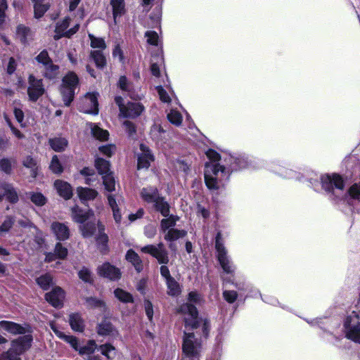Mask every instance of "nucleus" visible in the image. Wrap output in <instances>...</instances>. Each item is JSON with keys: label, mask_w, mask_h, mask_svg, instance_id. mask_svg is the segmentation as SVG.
I'll return each instance as SVG.
<instances>
[{"label": "nucleus", "mask_w": 360, "mask_h": 360, "mask_svg": "<svg viewBox=\"0 0 360 360\" xmlns=\"http://www.w3.org/2000/svg\"><path fill=\"white\" fill-rule=\"evenodd\" d=\"M145 37H146L147 42L151 45L156 46L158 42V34L155 31H147L145 33Z\"/></svg>", "instance_id": "obj_61"}, {"label": "nucleus", "mask_w": 360, "mask_h": 360, "mask_svg": "<svg viewBox=\"0 0 360 360\" xmlns=\"http://www.w3.org/2000/svg\"><path fill=\"white\" fill-rule=\"evenodd\" d=\"M70 25V18L69 17H66L61 22H58L56 27L54 38L58 39L63 37H70L75 34L79 30V24L77 22L71 28L68 29Z\"/></svg>", "instance_id": "obj_12"}, {"label": "nucleus", "mask_w": 360, "mask_h": 360, "mask_svg": "<svg viewBox=\"0 0 360 360\" xmlns=\"http://www.w3.org/2000/svg\"><path fill=\"white\" fill-rule=\"evenodd\" d=\"M179 220V217L174 214H169L165 219H162L160 221V231L162 233L166 232L170 229H174V226L176 224V221Z\"/></svg>", "instance_id": "obj_35"}, {"label": "nucleus", "mask_w": 360, "mask_h": 360, "mask_svg": "<svg viewBox=\"0 0 360 360\" xmlns=\"http://www.w3.org/2000/svg\"><path fill=\"white\" fill-rule=\"evenodd\" d=\"M214 247L217 260L224 273L233 276L236 271V266L228 255V251L224 246V241L220 232H218L215 237Z\"/></svg>", "instance_id": "obj_3"}, {"label": "nucleus", "mask_w": 360, "mask_h": 360, "mask_svg": "<svg viewBox=\"0 0 360 360\" xmlns=\"http://www.w3.org/2000/svg\"><path fill=\"white\" fill-rule=\"evenodd\" d=\"M141 196L145 202L153 204L160 197L158 190L153 186L142 188Z\"/></svg>", "instance_id": "obj_27"}, {"label": "nucleus", "mask_w": 360, "mask_h": 360, "mask_svg": "<svg viewBox=\"0 0 360 360\" xmlns=\"http://www.w3.org/2000/svg\"><path fill=\"white\" fill-rule=\"evenodd\" d=\"M206 155L210 162L205 165V183L210 190H217L224 181L229 179L231 171L238 169V167L226 166V162H224V160H222L220 155L214 150H207Z\"/></svg>", "instance_id": "obj_1"}, {"label": "nucleus", "mask_w": 360, "mask_h": 360, "mask_svg": "<svg viewBox=\"0 0 360 360\" xmlns=\"http://www.w3.org/2000/svg\"><path fill=\"white\" fill-rule=\"evenodd\" d=\"M322 188L328 193H333L335 190L342 191L344 188V181L338 174H326L321 176Z\"/></svg>", "instance_id": "obj_8"}, {"label": "nucleus", "mask_w": 360, "mask_h": 360, "mask_svg": "<svg viewBox=\"0 0 360 360\" xmlns=\"http://www.w3.org/2000/svg\"><path fill=\"white\" fill-rule=\"evenodd\" d=\"M80 279L86 283L92 282V276L90 271L85 267H83L78 273Z\"/></svg>", "instance_id": "obj_63"}, {"label": "nucleus", "mask_w": 360, "mask_h": 360, "mask_svg": "<svg viewBox=\"0 0 360 360\" xmlns=\"http://www.w3.org/2000/svg\"><path fill=\"white\" fill-rule=\"evenodd\" d=\"M52 282V277L49 274H45L37 279V284L44 290H47Z\"/></svg>", "instance_id": "obj_56"}, {"label": "nucleus", "mask_w": 360, "mask_h": 360, "mask_svg": "<svg viewBox=\"0 0 360 360\" xmlns=\"http://www.w3.org/2000/svg\"><path fill=\"white\" fill-rule=\"evenodd\" d=\"M141 251L152 255L160 264H166L169 262L168 252L162 243H160L157 245H146L141 248Z\"/></svg>", "instance_id": "obj_10"}, {"label": "nucleus", "mask_w": 360, "mask_h": 360, "mask_svg": "<svg viewBox=\"0 0 360 360\" xmlns=\"http://www.w3.org/2000/svg\"><path fill=\"white\" fill-rule=\"evenodd\" d=\"M16 35L23 44L28 42L32 38V32L30 30L24 25H19L18 27Z\"/></svg>", "instance_id": "obj_37"}, {"label": "nucleus", "mask_w": 360, "mask_h": 360, "mask_svg": "<svg viewBox=\"0 0 360 360\" xmlns=\"http://www.w3.org/2000/svg\"><path fill=\"white\" fill-rule=\"evenodd\" d=\"M0 189L4 191V195L11 203H15L18 200V193L12 184L3 182L0 184Z\"/></svg>", "instance_id": "obj_28"}, {"label": "nucleus", "mask_w": 360, "mask_h": 360, "mask_svg": "<svg viewBox=\"0 0 360 360\" xmlns=\"http://www.w3.org/2000/svg\"><path fill=\"white\" fill-rule=\"evenodd\" d=\"M184 356L181 360H198L201 349V340L194 333L185 332L182 345Z\"/></svg>", "instance_id": "obj_4"}, {"label": "nucleus", "mask_w": 360, "mask_h": 360, "mask_svg": "<svg viewBox=\"0 0 360 360\" xmlns=\"http://www.w3.org/2000/svg\"><path fill=\"white\" fill-rule=\"evenodd\" d=\"M49 5L48 4H34V16L36 18H39L44 15V14L49 9Z\"/></svg>", "instance_id": "obj_57"}, {"label": "nucleus", "mask_w": 360, "mask_h": 360, "mask_svg": "<svg viewBox=\"0 0 360 360\" xmlns=\"http://www.w3.org/2000/svg\"><path fill=\"white\" fill-rule=\"evenodd\" d=\"M223 297L229 304L233 303L238 298V293L235 290H224Z\"/></svg>", "instance_id": "obj_59"}, {"label": "nucleus", "mask_w": 360, "mask_h": 360, "mask_svg": "<svg viewBox=\"0 0 360 360\" xmlns=\"http://www.w3.org/2000/svg\"><path fill=\"white\" fill-rule=\"evenodd\" d=\"M115 101L119 106L120 114L124 117L135 118L139 116L144 110L143 106L139 103L129 102L124 105L121 96H116Z\"/></svg>", "instance_id": "obj_9"}, {"label": "nucleus", "mask_w": 360, "mask_h": 360, "mask_svg": "<svg viewBox=\"0 0 360 360\" xmlns=\"http://www.w3.org/2000/svg\"><path fill=\"white\" fill-rule=\"evenodd\" d=\"M91 56L98 68H103L106 65V59L101 50L91 51Z\"/></svg>", "instance_id": "obj_41"}, {"label": "nucleus", "mask_w": 360, "mask_h": 360, "mask_svg": "<svg viewBox=\"0 0 360 360\" xmlns=\"http://www.w3.org/2000/svg\"><path fill=\"white\" fill-rule=\"evenodd\" d=\"M86 303L89 308H98L101 311H103L105 308L104 302L95 297H86Z\"/></svg>", "instance_id": "obj_49"}, {"label": "nucleus", "mask_w": 360, "mask_h": 360, "mask_svg": "<svg viewBox=\"0 0 360 360\" xmlns=\"http://www.w3.org/2000/svg\"><path fill=\"white\" fill-rule=\"evenodd\" d=\"M118 86L132 99H141L143 94L139 92L133 84L129 82L125 76H121L119 79Z\"/></svg>", "instance_id": "obj_16"}, {"label": "nucleus", "mask_w": 360, "mask_h": 360, "mask_svg": "<svg viewBox=\"0 0 360 360\" xmlns=\"http://www.w3.org/2000/svg\"><path fill=\"white\" fill-rule=\"evenodd\" d=\"M168 120L176 126H179L182 122V115L181 113L175 110H171L167 114Z\"/></svg>", "instance_id": "obj_50"}, {"label": "nucleus", "mask_w": 360, "mask_h": 360, "mask_svg": "<svg viewBox=\"0 0 360 360\" xmlns=\"http://www.w3.org/2000/svg\"><path fill=\"white\" fill-rule=\"evenodd\" d=\"M89 128L91 129L92 136L99 141H105L108 139L109 133L107 130L101 129L94 123H88Z\"/></svg>", "instance_id": "obj_30"}, {"label": "nucleus", "mask_w": 360, "mask_h": 360, "mask_svg": "<svg viewBox=\"0 0 360 360\" xmlns=\"http://www.w3.org/2000/svg\"><path fill=\"white\" fill-rule=\"evenodd\" d=\"M114 294L115 296L122 302L129 303L134 302L132 295L130 293L123 290L122 289H115L114 291Z\"/></svg>", "instance_id": "obj_43"}, {"label": "nucleus", "mask_w": 360, "mask_h": 360, "mask_svg": "<svg viewBox=\"0 0 360 360\" xmlns=\"http://www.w3.org/2000/svg\"><path fill=\"white\" fill-rule=\"evenodd\" d=\"M140 150L141 153L138 155V169H147L154 161V156L149 148L143 143L140 145Z\"/></svg>", "instance_id": "obj_15"}, {"label": "nucleus", "mask_w": 360, "mask_h": 360, "mask_svg": "<svg viewBox=\"0 0 360 360\" xmlns=\"http://www.w3.org/2000/svg\"><path fill=\"white\" fill-rule=\"evenodd\" d=\"M68 322L74 331L83 332L85 328V321L79 313H71L69 315Z\"/></svg>", "instance_id": "obj_25"}, {"label": "nucleus", "mask_w": 360, "mask_h": 360, "mask_svg": "<svg viewBox=\"0 0 360 360\" xmlns=\"http://www.w3.org/2000/svg\"><path fill=\"white\" fill-rule=\"evenodd\" d=\"M343 332L348 340L360 343V316L356 311H352L345 319Z\"/></svg>", "instance_id": "obj_5"}, {"label": "nucleus", "mask_w": 360, "mask_h": 360, "mask_svg": "<svg viewBox=\"0 0 360 360\" xmlns=\"http://www.w3.org/2000/svg\"><path fill=\"white\" fill-rule=\"evenodd\" d=\"M98 273L100 276L110 280H117L121 276L120 269L109 263H105L98 266Z\"/></svg>", "instance_id": "obj_18"}, {"label": "nucleus", "mask_w": 360, "mask_h": 360, "mask_svg": "<svg viewBox=\"0 0 360 360\" xmlns=\"http://www.w3.org/2000/svg\"><path fill=\"white\" fill-rule=\"evenodd\" d=\"M95 166L100 174L104 176L108 174L110 171V163L103 158H97L95 161Z\"/></svg>", "instance_id": "obj_40"}, {"label": "nucleus", "mask_w": 360, "mask_h": 360, "mask_svg": "<svg viewBox=\"0 0 360 360\" xmlns=\"http://www.w3.org/2000/svg\"><path fill=\"white\" fill-rule=\"evenodd\" d=\"M108 205L112 209L113 217L117 224H120L122 220V215L118 207V205L123 201L122 196H115L112 194H109L108 196Z\"/></svg>", "instance_id": "obj_21"}, {"label": "nucleus", "mask_w": 360, "mask_h": 360, "mask_svg": "<svg viewBox=\"0 0 360 360\" xmlns=\"http://www.w3.org/2000/svg\"><path fill=\"white\" fill-rule=\"evenodd\" d=\"M23 165L27 168H30L32 172V175L34 176H36L37 162L34 159L30 156H27L23 161Z\"/></svg>", "instance_id": "obj_62"}, {"label": "nucleus", "mask_w": 360, "mask_h": 360, "mask_svg": "<svg viewBox=\"0 0 360 360\" xmlns=\"http://www.w3.org/2000/svg\"><path fill=\"white\" fill-rule=\"evenodd\" d=\"M32 341L30 335H25L13 340L8 350L0 354V360H21L20 356L30 348Z\"/></svg>", "instance_id": "obj_2"}, {"label": "nucleus", "mask_w": 360, "mask_h": 360, "mask_svg": "<svg viewBox=\"0 0 360 360\" xmlns=\"http://www.w3.org/2000/svg\"><path fill=\"white\" fill-rule=\"evenodd\" d=\"M165 132L160 125L154 124L150 129V136L154 141L159 142L162 139Z\"/></svg>", "instance_id": "obj_46"}, {"label": "nucleus", "mask_w": 360, "mask_h": 360, "mask_svg": "<svg viewBox=\"0 0 360 360\" xmlns=\"http://www.w3.org/2000/svg\"><path fill=\"white\" fill-rule=\"evenodd\" d=\"M30 199L37 206H42L46 202V198L41 193H32Z\"/></svg>", "instance_id": "obj_58"}, {"label": "nucleus", "mask_w": 360, "mask_h": 360, "mask_svg": "<svg viewBox=\"0 0 360 360\" xmlns=\"http://www.w3.org/2000/svg\"><path fill=\"white\" fill-rule=\"evenodd\" d=\"M51 231L56 239L65 240L70 237V229L67 224L58 221H54L51 226Z\"/></svg>", "instance_id": "obj_20"}, {"label": "nucleus", "mask_w": 360, "mask_h": 360, "mask_svg": "<svg viewBox=\"0 0 360 360\" xmlns=\"http://www.w3.org/2000/svg\"><path fill=\"white\" fill-rule=\"evenodd\" d=\"M13 113L17 122L22 127H25L26 124L24 122V112L22 109L16 105L14 107Z\"/></svg>", "instance_id": "obj_60"}, {"label": "nucleus", "mask_w": 360, "mask_h": 360, "mask_svg": "<svg viewBox=\"0 0 360 360\" xmlns=\"http://www.w3.org/2000/svg\"><path fill=\"white\" fill-rule=\"evenodd\" d=\"M98 93H88L82 100L79 110L88 114L97 115L98 112Z\"/></svg>", "instance_id": "obj_11"}, {"label": "nucleus", "mask_w": 360, "mask_h": 360, "mask_svg": "<svg viewBox=\"0 0 360 360\" xmlns=\"http://www.w3.org/2000/svg\"><path fill=\"white\" fill-rule=\"evenodd\" d=\"M153 206L156 211L159 212L163 217H167L170 212V207L169 203L162 196L153 203Z\"/></svg>", "instance_id": "obj_33"}, {"label": "nucleus", "mask_w": 360, "mask_h": 360, "mask_svg": "<svg viewBox=\"0 0 360 360\" xmlns=\"http://www.w3.org/2000/svg\"><path fill=\"white\" fill-rule=\"evenodd\" d=\"M44 68V76L48 78H53L58 74V66L54 65L52 61L47 63Z\"/></svg>", "instance_id": "obj_45"}, {"label": "nucleus", "mask_w": 360, "mask_h": 360, "mask_svg": "<svg viewBox=\"0 0 360 360\" xmlns=\"http://www.w3.org/2000/svg\"><path fill=\"white\" fill-rule=\"evenodd\" d=\"M274 172L285 178H292L293 176V172L284 167L279 166L278 168L274 169Z\"/></svg>", "instance_id": "obj_64"}, {"label": "nucleus", "mask_w": 360, "mask_h": 360, "mask_svg": "<svg viewBox=\"0 0 360 360\" xmlns=\"http://www.w3.org/2000/svg\"><path fill=\"white\" fill-rule=\"evenodd\" d=\"M77 193L82 202L94 200L98 195L96 190L83 187H78Z\"/></svg>", "instance_id": "obj_31"}, {"label": "nucleus", "mask_w": 360, "mask_h": 360, "mask_svg": "<svg viewBox=\"0 0 360 360\" xmlns=\"http://www.w3.org/2000/svg\"><path fill=\"white\" fill-rule=\"evenodd\" d=\"M98 350L108 359H113L116 355V349L115 347L110 344H104L101 345L98 348Z\"/></svg>", "instance_id": "obj_42"}, {"label": "nucleus", "mask_w": 360, "mask_h": 360, "mask_svg": "<svg viewBox=\"0 0 360 360\" xmlns=\"http://www.w3.org/2000/svg\"><path fill=\"white\" fill-rule=\"evenodd\" d=\"M44 93V88L41 79H36L30 75L29 77V86L27 94L31 101H37Z\"/></svg>", "instance_id": "obj_13"}, {"label": "nucleus", "mask_w": 360, "mask_h": 360, "mask_svg": "<svg viewBox=\"0 0 360 360\" xmlns=\"http://www.w3.org/2000/svg\"><path fill=\"white\" fill-rule=\"evenodd\" d=\"M104 226L103 225H98V234L96 238V241L98 245H101V250L102 252L107 250V243L108 241V236L103 233Z\"/></svg>", "instance_id": "obj_39"}, {"label": "nucleus", "mask_w": 360, "mask_h": 360, "mask_svg": "<svg viewBox=\"0 0 360 360\" xmlns=\"http://www.w3.org/2000/svg\"><path fill=\"white\" fill-rule=\"evenodd\" d=\"M110 4L112 7L113 17L116 22L117 18L124 13V0H111Z\"/></svg>", "instance_id": "obj_38"}, {"label": "nucleus", "mask_w": 360, "mask_h": 360, "mask_svg": "<svg viewBox=\"0 0 360 360\" xmlns=\"http://www.w3.org/2000/svg\"><path fill=\"white\" fill-rule=\"evenodd\" d=\"M72 216L75 221L84 224L87 219H91V217H94V212L92 210H83L78 206H75L72 208Z\"/></svg>", "instance_id": "obj_24"}, {"label": "nucleus", "mask_w": 360, "mask_h": 360, "mask_svg": "<svg viewBox=\"0 0 360 360\" xmlns=\"http://www.w3.org/2000/svg\"><path fill=\"white\" fill-rule=\"evenodd\" d=\"M64 298L65 292L60 287H56L51 292L46 294L47 302L56 308L63 307Z\"/></svg>", "instance_id": "obj_17"}, {"label": "nucleus", "mask_w": 360, "mask_h": 360, "mask_svg": "<svg viewBox=\"0 0 360 360\" xmlns=\"http://www.w3.org/2000/svg\"><path fill=\"white\" fill-rule=\"evenodd\" d=\"M126 259L132 264L136 270L138 272L141 271L143 269L142 262L138 255L134 250H129L126 254Z\"/></svg>", "instance_id": "obj_34"}, {"label": "nucleus", "mask_w": 360, "mask_h": 360, "mask_svg": "<svg viewBox=\"0 0 360 360\" xmlns=\"http://www.w3.org/2000/svg\"><path fill=\"white\" fill-rule=\"evenodd\" d=\"M15 164V159L2 158L0 160V170L7 174H9L11 173L13 165Z\"/></svg>", "instance_id": "obj_44"}, {"label": "nucleus", "mask_w": 360, "mask_h": 360, "mask_svg": "<svg viewBox=\"0 0 360 360\" xmlns=\"http://www.w3.org/2000/svg\"><path fill=\"white\" fill-rule=\"evenodd\" d=\"M54 187L58 193L65 200L72 196V190L70 184L62 180H56L54 182Z\"/></svg>", "instance_id": "obj_26"}, {"label": "nucleus", "mask_w": 360, "mask_h": 360, "mask_svg": "<svg viewBox=\"0 0 360 360\" xmlns=\"http://www.w3.org/2000/svg\"><path fill=\"white\" fill-rule=\"evenodd\" d=\"M50 169L55 174H61L63 171V166L60 162L58 156L53 155L49 165Z\"/></svg>", "instance_id": "obj_55"}, {"label": "nucleus", "mask_w": 360, "mask_h": 360, "mask_svg": "<svg viewBox=\"0 0 360 360\" xmlns=\"http://www.w3.org/2000/svg\"><path fill=\"white\" fill-rule=\"evenodd\" d=\"M68 255V250L62 245L60 243H57L55 249L54 254L49 253L46 256V261L51 262L54 259V257L59 259H64Z\"/></svg>", "instance_id": "obj_32"}, {"label": "nucleus", "mask_w": 360, "mask_h": 360, "mask_svg": "<svg viewBox=\"0 0 360 360\" xmlns=\"http://www.w3.org/2000/svg\"><path fill=\"white\" fill-rule=\"evenodd\" d=\"M163 233L165 240L170 243L169 248L171 249V250L175 251L176 247L172 243V242L179 238H184L186 235V231L174 228L170 229L166 232H163Z\"/></svg>", "instance_id": "obj_23"}, {"label": "nucleus", "mask_w": 360, "mask_h": 360, "mask_svg": "<svg viewBox=\"0 0 360 360\" xmlns=\"http://www.w3.org/2000/svg\"><path fill=\"white\" fill-rule=\"evenodd\" d=\"M82 224L79 229L84 238L91 237L96 233V230L98 231V225H102L94 216L91 217V219H87L86 222Z\"/></svg>", "instance_id": "obj_19"}, {"label": "nucleus", "mask_w": 360, "mask_h": 360, "mask_svg": "<svg viewBox=\"0 0 360 360\" xmlns=\"http://www.w3.org/2000/svg\"><path fill=\"white\" fill-rule=\"evenodd\" d=\"M224 162H226V166L227 167L230 165L238 167V169L231 170V173L233 171L240 170L248 167V160L245 158H234L231 155H228L224 158Z\"/></svg>", "instance_id": "obj_29"}, {"label": "nucleus", "mask_w": 360, "mask_h": 360, "mask_svg": "<svg viewBox=\"0 0 360 360\" xmlns=\"http://www.w3.org/2000/svg\"><path fill=\"white\" fill-rule=\"evenodd\" d=\"M89 37L91 39V46L94 49H99L103 51L106 48L105 42L103 38L96 37L89 34Z\"/></svg>", "instance_id": "obj_53"}, {"label": "nucleus", "mask_w": 360, "mask_h": 360, "mask_svg": "<svg viewBox=\"0 0 360 360\" xmlns=\"http://www.w3.org/2000/svg\"><path fill=\"white\" fill-rule=\"evenodd\" d=\"M178 313L182 316L186 328L195 329L198 327L200 321L198 311L194 305L189 303L184 304L179 307Z\"/></svg>", "instance_id": "obj_7"}, {"label": "nucleus", "mask_w": 360, "mask_h": 360, "mask_svg": "<svg viewBox=\"0 0 360 360\" xmlns=\"http://www.w3.org/2000/svg\"><path fill=\"white\" fill-rule=\"evenodd\" d=\"M174 167L177 172L188 174L190 171L191 164L183 159H177L174 162Z\"/></svg>", "instance_id": "obj_48"}, {"label": "nucleus", "mask_w": 360, "mask_h": 360, "mask_svg": "<svg viewBox=\"0 0 360 360\" xmlns=\"http://www.w3.org/2000/svg\"><path fill=\"white\" fill-rule=\"evenodd\" d=\"M14 222L15 219L13 217L11 216L6 217L2 224L0 226V234L2 235L8 233L13 227Z\"/></svg>", "instance_id": "obj_54"}, {"label": "nucleus", "mask_w": 360, "mask_h": 360, "mask_svg": "<svg viewBox=\"0 0 360 360\" xmlns=\"http://www.w3.org/2000/svg\"><path fill=\"white\" fill-rule=\"evenodd\" d=\"M49 143L53 150L60 152L65 150L68 146V141L65 138L56 137L51 139Z\"/></svg>", "instance_id": "obj_36"}, {"label": "nucleus", "mask_w": 360, "mask_h": 360, "mask_svg": "<svg viewBox=\"0 0 360 360\" xmlns=\"http://www.w3.org/2000/svg\"><path fill=\"white\" fill-rule=\"evenodd\" d=\"M96 348V344L94 340H89L86 345L79 347V353L80 354H91Z\"/></svg>", "instance_id": "obj_52"}, {"label": "nucleus", "mask_w": 360, "mask_h": 360, "mask_svg": "<svg viewBox=\"0 0 360 360\" xmlns=\"http://www.w3.org/2000/svg\"><path fill=\"white\" fill-rule=\"evenodd\" d=\"M98 334L102 336H108L115 338L119 335L118 331L108 321H103L97 326Z\"/></svg>", "instance_id": "obj_22"}, {"label": "nucleus", "mask_w": 360, "mask_h": 360, "mask_svg": "<svg viewBox=\"0 0 360 360\" xmlns=\"http://www.w3.org/2000/svg\"><path fill=\"white\" fill-rule=\"evenodd\" d=\"M166 282L169 295L176 296L180 293L181 290L179 285L173 278H169Z\"/></svg>", "instance_id": "obj_47"}, {"label": "nucleus", "mask_w": 360, "mask_h": 360, "mask_svg": "<svg viewBox=\"0 0 360 360\" xmlns=\"http://www.w3.org/2000/svg\"><path fill=\"white\" fill-rule=\"evenodd\" d=\"M0 329L13 335L26 334L30 331V327L28 325H20L9 321H1Z\"/></svg>", "instance_id": "obj_14"}, {"label": "nucleus", "mask_w": 360, "mask_h": 360, "mask_svg": "<svg viewBox=\"0 0 360 360\" xmlns=\"http://www.w3.org/2000/svg\"><path fill=\"white\" fill-rule=\"evenodd\" d=\"M78 82L77 75L72 72L64 77L60 91L65 105H69L72 101Z\"/></svg>", "instance_id": "obj_6"}, {"label": "nucleus", "mask_w": 360, "mask_h": 360, "mask_svg": "<svg viewBox=\"0 0 360 360\" xmlns=\"http://www.w3.org/2000/svg\"><path fill=\"white\" fill-rule=\"evenodd\" d=\"M103 185L106 191L112 192L115 189V182L112 174L103 176Z\"/></svg>", "instance_id": "obj_51"}]
</instances>
